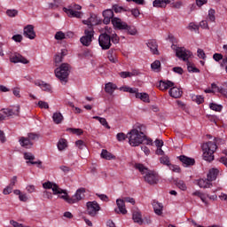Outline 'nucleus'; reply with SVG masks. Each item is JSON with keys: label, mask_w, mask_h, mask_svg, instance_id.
I'll return each instance as SVG.
<instances>
[{"label": "nucleus", "mask_w": 227, "mask_h": 227, "mask_svg": "<svg viewBox=\"0 0 227 227\" xmlns=\"http://www.w3.org/2000/svg\"><path fill=\"white\" fill-rule=\"evenodd\" d=\"M6 15L11 18L17 17L19 15V11L15 9H9L6 11Z\"/></svg>", "instance_id": "42"}, {"label": "nucleus", "mask_w": 227, "mask_h": 227, "mask_svg": "<svg viewBox=\"0 0 227 227\" xmlns=\"http://www.w3.org/2000/svg\"><path fill=\"white\" fill-rule=\"evenodd\" d=\"M129 137V135H125V133L121 132L116 135V138L118 141H125Z\"/></svg>", "instance_id": "47"}, {"label": "nucleus", "mask_w": 227, "mask_h": 227, "mask_svg": "<svg viewBox=\"0 0 227 227\" xmlns=\"http://www.w3.org/2000/svg\"><path fill=\"white\" fill-rule=\"evenodd\" d=\"M35 86H40V88H41V90H43V91L51 92L52 90V87L51 86V84L46 83L42 81L35 82Z\"/></svg>", "instance_id": "25"}, {"label": "nucleus", "mask_w": 227, "mask_h": 227, "mask_svg": "<svg viewBox=\"0 0 227 227\" xmlns=\"http://www.w3.org/2000/svg\"><path fill=\"white\" fill-rule=\"evenodd\" d=\"M24 160H27V164H32V165H36L37 168H42V160L38 161H34L35 160V156L31 153H24Z\"/></svg>", "instance_id": "15"}, {"label": "nucleus", "mask_w": 227, "mask_h": 227, "mask_svg": "<svg viewBox=\"0 0 227 227\" xmlns=\"http://www.w3.org/2000/svg\"><path fill=\"white\" fill-rule=\"evenodd\" d=\"M198 185L201 189H208V188L212 187V184H210V180H208V178H207V179H200L198 181Z\"/></svg>", "instance_id": "29"}, {"label": "nucleus", "mask_w": 227, "mask_h": 227, "mask_svg": "<svg viewBox=\"0 0 227 227\" xmlns=\"http://www.w3.org/2000/svg\"><path fill=\"white\" fill-rule=\"evenodd\" d=\"M55 40H65V33L59 31L55 34Z\"/></svg>", "instance_id": "48"}, {"label": "nucleus", "mask_w": 227, "mask_h": 227, "mask_svg": "<svg viewBox=\"0 0 227 227\" xmlns=\"http://www.w3.org/2000/svg\"><path fill=\"white\" fill-rule=\"evenodd\" d=\"M209 108L212 111H215L216 113H221L223 111V106L217 105L215 103H210Z\"/></svg>", "instance_id": "38"}, {"label": "nucleus", "mask_w": 227, "mask_h": 227, "mask_svg": "<svg viewBox=\"0 0 227 227\" xmlns=\"http://www.w3.org/2000/svg\"><path fill=\"white\" fill-rule=\"evenodd\" d=\"M143 127H145L143 124H137L128 133L130 146H139V145L145 143L146 135L143 132Z\"/></svg>", "instance_id": "2"}, {"label": "nucleus", "mask_w": 227, "mask_h": 227, "mask_svg": "<svg viewBox=\"0 0 227 227\" xmlns=\"http://www.w3.org/2000/svg\"><path fill=\"white\" fill-rule=\"evenodd\" d=\"M61 61H63V55L58 53L55 56V63L56 65H59V63H61Z\"/></svg>", "instance_id": "57"}, {"label": "nucleus", "mask_w": 227, "mask_h": 227, "mask_svg": "<svg viewBox=\"0 0 227 227\" xmlns=\"http://www.w3.org/2000/svg\"><path fill=\"white\" fill-rule=\"evenodd\" d=\"M52 120L56 125H59V123L63 121V114H61L59 112L54 113L52 115Z\"/></svg>", "instance_id": "31"}, {"label": "nucleus", "mask_w": 227, "mask_h": 227, "mask_svg": "<svg viewBox=\"0 0 227 227\" xmlns=\"http://www.w3.org/2000/svg\"><path fill=\"white\" fill-rule=\"evenodd\" d=\"M179 160L182 161L184 168H187L188 166H194L196 160L192 158H189L187 156L181 155L179 157Z\"/></svg>", "instance_id": "21"}, {"label": "nucleus", "mask_w": 227, "mask_h": 227, "mask_svg": "<svg viewBox=\"0 0 227 227\" xmlns=\"http://www.w3.org/2000/svg\"><path fill=\"white\" fill-rule=\"evenodd\" d=\"M10 224H12V226H13V227H30V226H26L22 223H20L16 222L15 220H11Z\"/></svg>", "instance_id": "51"}, {"label": "nucleus", "mask_w": 227, "mask_h": 227, "mask_svg": "<svg viewBox=\"0 0 227 227\" xmlns=\"http://www.w3.org/2000/svg\"><path fill=\"white\" fill-rule=\"evenodd\" d=\"M22 35H14L12 39L14 41V42H17L19 43H20V42H22Z\"/></svg>", "instance_id": "56"}, {"label": "nucleus", "mask_w": 227, "mask_h": 227, "mask_svg": "<svg viewBox=\"0 0 227 227\" xmlns=\"http://www.w3.org/2000/svg\"><path fill=\"white\" fill-rule=\"evenodd\" d=\"M101 157H102V159H106V160H111L112 159H114V155H113V153H109L106 149L102 150Z\"/></svg>", "instance_id": "32"}, {"label": "nucleus", "mask_w": 227, "mask_h": 227, "mask_svg": "<svg viewBox=\"0 0 227 227\" xmlns=\"http://www.w3.org/2000/svg\"><path fill=\"white\" fill-rule=\"evenodd\" d=\"M57 146L59 152H63V150H66V148L68 146L67 139L60 138L57 144Z\"/></svg>", "instance_id": "30"}, {"label": "nucleus", "mask_w": 227, "mask_h": 227, "mask_svg": "<svg viewBox=\"0 0 227 227\" xmlns=\"http://www.w3.org/2000/svg\"><path fill=\"white\" fill-rule=\"evenodd\" d=\"M192 100L193 102H196V104L200 105V104H203L205 102V98H203V96H201V95H192Z\"/></svg>", "instance_id": "35"}, {"label": "nucleus", "mask_w": 227, "mask_h": 227, "mask_svg": "<svg viewBox=\"0 0 227 227\" xmlns=\"http://www.w3.org/2000/svg\"><path fill=\"white\" fill-rule=\"evenodd\" d=\"M198 58L200 59H205L207 58V55L205 54V51L202 49H198L197 51Z\"/></svg>", "instance_id": "50"}, {"label": "nucleus", "mask_w": 227, "mask_h": 227, "mask_svg": "<svg viewBox=\"0 0 227 227\" xmlns=\"http://www.w3.org/2000/svg\"><path fill=\"white\" fill-rule=\"evenodd\" d=\"M98 43L101 47L102 51H109L111 49V35H107V33H103L98 36Z\"/></svg>", "instance_id": "9"}, {"label": "nucleus", "mask_w": 227, "mask_h": 227, "mask_svg": "<svg viewBox=\"0 0 227 227\" xmlns=\"http://www.w3.org/2000/svg\"><path fill=\"white\" fill-rule=\"evenodd\" d=\"M182 90L180 88L172 86L168 91V94L172 97V98H180L182 97Z\"/></svg>", "instance_id": "20"}, {"label": "nucleus", "mask_w": 227, "mask_h": 227, "mask_svg": "<svg viewBox=\"0 0 227 227\" xmlns=\"http://www.w3.org/2000/svg\"><path fill=\"white\" fill-rule=\"evenodd\" d=\"M99 210L100 205H98L97 201L87 202V214L90 215V217H95Z\"/></svg>", "instance_id": "10"}, {"label": "nucleus", "mask_w": 227, "mask_h": 227, "mask_svg": "<svg viewBox=\"0 0 227 227\" xmlns=\"http://www.w3.org/2000/svg\"><path fill=\"white\" fill-rule=\"evenodd\" d=\"M153 6L154 8H166L168 5L164 0H154L153 2Z\"/></svg>", "instance_id": "33"}, {"label": "nucleus", "mask_w": 227, "mask_h": 227, "mask_svg": "<svg viewBox=\"0 0 227 227\" xmlns=\"http://www.w3.org/2000/svg\"><path fill=\"white\" fill-rule=\"evenodd\" d=\"M70 74V66L67 63L55 69V75L61 82L67 83Z\"/></svg>", "instance_id": "7"}, {"label": "nucleus", "mask_w": 227, "mask_h": 227, "mask_svg": "<svg viewBox=\"0 0 227 227\" xmlns=\"http://www.w3.org/2000/svg\"><path fill=\"white\" fill-rule=\"evenodd\" d=\"M1 112L5 114V116H13V115H19V113L20 112V106H12L11 108H4L1 110Z\"/></svg>", "instance_id": "17"}, {"label": "nucleus", "mask_w": 227, "mask_h": 227, "mask_svg": "<svg viewBox=\"0 0 227 227\" xmlns=\"http://www.w3.org/2000/svg\"><path fill=\"white\" fill-rule=\"evenodd\" d=\"M136 98H140L143 102H150V96L147 93H137Z\"/></svg>", "instance_id": "34"}, {"label": "nucleus", "mask_w": 227, "mask_h": 227, "mask_svg": "<svg viewBox=\"0 0 227 227\" xmlns=\"http://www.w3.org/2000/svg\"><path fill=\"white\" fill-rule=\"evenodd\" d=\"M168 168L171 169V171H174V173H180V167L177 165L170 164Z\"/></svg>", "instance_id": "55"}, {"label": "nucleus", "mask_w": 227, "mask_h": 227, "mask_svg": "<svg viewBox=\"0 0 227 227\" xmlns=\"http://www.w3.org/2000/svg\"><path fill=\"white\" fill-rule=\"evenodd\" d=\"M207 19L209 22H215V10L210 9L208 11Z\"/></svg>", "instance_id": "40"}, {"label": "nucleus", "mask_w": 227, "mask_h": 227, "mask_svg": "<svg viewBox=\"0 0 227 227\" xmlns=\"http://www.w3.org/2000/svg\"><path fill=\"white\" fill-rule=\"evenodd\" d=\"M116 205L118 208H115L114 212L116 214H122L123 215H125V214H127V208L125 207V200L121 199H117Z\"/></svg>", "instance_id": "16"}, {"label": "nucleus", "mask_w": 227, "mask_h": 227, "mask_svg": "<svg viewBox=\"0 0 227 227\" xmlns=\"http://www.w3.org/2000/svg\"><path fill=\"white\" fill-rule=\"evenodd\" d=\"M153 207L156 215H162V208H164L162 204L159 203L158 201H153Z\"/></svg>", "instance_id": "28"}, {"label": "nucleus", "mask_w": 227, "mask_h": 227, "mask_svg": "<svg viewBox=\"0 0 227 227\" xmlns=\"http://www.w3.org/2000/svg\"><path fill=\"white\" fill-rule=\"evenodd\" d=\"M12 191H13L12 186L8 185L6 188L4 189L3 194H5V195L12 194Z\"/></svg>", "instance_id": "58"}, {"label": "nucleus", "mask_w": 227, "mask_h": 227, "mask_svg": "<svg viewBox=\"0 0 227 227\" xmlns=\"http://www.w3.org/2000/svg\"><path fill=\"white\" fill-rule=\"evenodd\" d=\"M173 72H175L176 74H179V75H182V74H184V69L180 67H173Z\"/></svg>", "instance_id": "61"}, {"label": "nucleus", "mask_w": 227, "mask_h": 227, "mask_svg": "<svg viewBox=\"0 0 227 227\" xmlns=\"http://www.w3.org/2000/svg\"><path fill=\"white\" fill-rule=\"evenodd\" d=\"M83 24L88 26L89 29H93V26H97L100 23V20L97 17L96 14H90V17L82 21Z\"/></svg>", "instance_id": "13"}, {"label": "nucleus", "mask_w": 227, "mask_h": 227, "mask_svg": "<svg viewBox=\"0 0 227 227\" xmlns=\"http://www.w3.org/2000/svg\"><path fill=\"white\" fill-rule=\"evenodd\" d=\"M43 189H51L54 196H58V194H64L59 196V198L67 201V203H69V205H74V203H79L81 200H84V192H86L85 188H80L76 191L74 195L70 197L67 192V190L61 189L59 185L51 181L43 183Z\"/></svg>", "instance_id": "1"}, {"label": "nucleus", "mask_w": 227, "mask_h": 227, "mask_svg": "<svg viewBox=\"0 0 227 227\" xmlns=\"http://www.w3.org/2000/svg\"><path fill=\"white\" fill-rule=\"evenodd\" d=\"M120 75H121V77L122 79H127V77H131V76H130V72H125V71L121 72V73H120Z\"/></svg>", "instance_id": "63"}, {"label": "nucleus", "mask_w": 227, "mask_h": 227, "mask_svg": "<svg viewBox=\"0 0 227 227\" xmlns=\"http://www.w3.org/2000/svg\"><path fill=\"white\" fill-rule=\"evenodd\" d=\"M95 30H93V28H86L84 30V35L80 38V42L84 47H90L91 45V42H93Z\"/></svg>", "instance_id": "8"}, {"label": "nucleus", "mask_w": 227, "mask_h": 227, "mask_svg": "<svg viewBox=\"0 0 227 227\" xmlns=\"http://www.w3.org/2000/svg\"><path fill=\"white\" fill-rule=\"evenodd\" d=\"M10 61L11 63H22L23 65H27V63H29L27 59L17 52L10 56Z\"/></svg>", "instance_id": "12"}, {"label": "nucleus", "mask_w": 227, "mask_h": 227, "mask_svg": "<svg viewBox=\"0 0 227 227\" xmlns=\"http://www.w3.org/2000/svg\"><path fill=\"white\" fill-rule=\"evenodd\" d=\"M75 145L80 150H83L84 148H86V144H84V141L82 140H77L75 142Z\"/></svg>", "instance_id": "49"}, {"label": "nucleus", "mask_w": 227, "mask_h": 227, "mask_svg": "<svg viewBox=\"0 0 227 227\" xmlns=\"http://www.w3.org/2000/svg\"><path fill=\"white\" fill-rule=\"evenodd\" d=\"M15 184H17V176H12L9 185L13 188V187H15Z\"/></svg>", "instance_id": "64"}, {"label": "nucleus", "mask_w": 227, "mask_h": 227, "mask_svg": "<svg viewBox=\"0 0 227 227\" xmlns=\"http://www.w3.org/2000/svg\"><path fill=\"white\" fill-rule=\"evenodd\" d=\"M23 35L25 38L29 40H35L36 38V32H35V26L27 25L23 29Z\"/></svg>", "instance_id": "11"}, {"label": "nucleus", "mask_w": 227, "mask_h": 227, "mask_svg": "<svg viewBox=\"0 0 227 227\" xmlns=\"http://www.w3.org/2000/svg\"><path fill=\"white\" fill-rule=\"evenodd\" d=\"M132 219L137 224H139L140 226L143 224V215L140 211H133Z\"/></svg>", "instance_id": "24"}, {"label": "nucleus", "mask_w": 227, "mask_h": 227, "mask_svg": "<svg viewBox=\"0 0 227 227\" xmlns=\"http://www.w3.org/2000/svg\"><path fill=\"white\" fill-rule=\"evenodd\" d=\"M176 185L181 191H187V185L185 184V183L183 180L176 181Z\"/></svg>", "instance_id": "39"}, {"label": "nucleus", "mask_w": 227, "mask_h": 227, "mask_svg": "<svg viewBox=\"0 0 227 227\" xmlns=\"http://www.w3.org/2000/svg\"><path fill=\"white\" fill-rule=\"evenodd\" d=\"M20 144L23 148H30L33 146V142L28 137H20Z\"/></svg>", "instance_id": "26"}, {"label": "nucleus", "mask_w": 227, "mask_h": 227, "mask_svg": "<svg viewBox=\"0 0 227 227\" xmlns=\"http://www.w3.org/2000/svg\"><path fill=\"white\" fill-rule=\"evenodd\" d=\"M147 47L150 48V51L153 54L159 56V45L157 44V41L150 40L147 43Z\"/></svg>", "instance_id": "19"}, {"label": "nucleus", "mask_w": 227, "mask_h": 227, "mask_svg": "<svg viewBox=\"0 0 227 227\" xmlns=\"http://www.w3.org/2000/svg\"><path fill=\"white\" fill-rule=\"evenodd\" d=\"M116 90H118V86H116V84H114L111 82L105 84V91L108 95H113V93H114V91H116Z\"/></svg>", "instance_id": "23"}, {"label": "nucleus", "mask_w": 227, "mask_h": 227, "mask_svg": "<svg viewBox=\"0 0 227 227\" xmlns=\"http://www.w3.org/2000/svg\"><path fill=\"white\" fill-rule=\"evenodd\" d=\"M103 17L104 24H109L110 22H113V19H116V17H114V12H113L111 9L104 11Z\"/></svg>", "instance_id": "18"}, {"label": "nucleus", "mask_w": 227, "mask_h": 227, "mask_svg": "<svg viewBox=\"0 0 227 227\" xmlns=\"http://www.w3.org/2000/svg\"><path fill=\"white\" fill-rule=\"evenodd\" d=\"M124 31H127L128 35H131L132 36L137 35V29H136V27L129 26L128 24Z\"/></svg>", "instance_id": "36"}, {"label": "nucleus", "mask_w": 227, "mask_h": 227, "mask_svg": "<svg viewBox=\"0 0 227 227\" xmlns=\"http://www.w3.org/2000/svg\"><path fill=\"white\" fill-rule=\"evenodd\" d=\"M172 49L176 51V56L183 61H187V70L192 74H200V69L194 67V64L189 61V58L192 56V53L187 51L184 47H176V45L172 46Z\"/></svg>", "instance_id": "3"}, {"label": "nucleus", "mask_w": 227, "mask_h": 227, "mask_svg": "<svg viewBox=\"0 0 227 227\" xmlns=\"http://www.w3.org/2000/svg\"><path fill=\"white\" fill-rule=\"evenodd\" d=\"M224 87H220L218 88V93H221V95H223V97H224L225 98H227V82L224 84Z\"/></svg>", "instance_id": "46"}, {"label": "nucleus", "mask_w": 227, "mask_h": 227, "mask_svg": "<svg viewBox=\"0 0 227 227\" xmlns=\"http://www.w3.org/2000/svg\"><path fill=\"white\" fill-rule=\"evenodd\" d=\"M213 59H215V61H221V59H223V54H221V53H215L213 55Z\"/></svg>", "instance_id": "62"}, {"label": "nucleus", "mask_w": 227, "mask_h": 227, "mask_svg": "<svg viewBox=\"0 0 227 227\" xmlns=\"http://www.w3.org/2000/svg\"><path fill=\"white\" fill-rule=\"evenodd\" d=\"M223 153L225 156H222L219 161L222 162V164L225 165V167L227 168V149L223 150Z\"/></svg>", "instance_id": "45"}, {"label": "nucleus", "mask_w": 227, "mask_h": 227, "mask_svg": "<svg viewBox=\"0 0 227 227\" xmlns=\"http://www.w3.org/2000/svg\"><path fill=\"white\" fill-rule=\"evenodd\" d=\"M112 24L115 29H119V31H125L127 27V22L122 21L120 18L112 19Z\"/></svg>", "instance_id": "14"}, {"label": "nucleus", "mask_w": 227, "mask_h": 227, "mask_svg": "<svg viewBox=\"0 0 227 227\" xmlns=\"http://www.w3.org/2000/svg\"><path fill=\"white\" fill-rule=\"evenodd\" d=\"M70 131L77 136H82V134H83V131L81 129H70Z\"/></svg>", "instance_id": "59"}, {"label": "nucleus", "mask_w": 227, "mask_h": 227, "mask_svg": "<svg viewBox=\"0 0 227 227\" xmlns=\"http://www.w3.org/2000/svg\"><path fill=\"white\" fill-rule=\"evenodd\" d=\"M110 42H113L114 44L120 43V37L116 33L111 34Z\"/></svg>", "instance_id": "44"}, {"label": "nucleus", "mask_w": 227, "mask_h": 227, "mask_svg": "<svg viewBox=\"0 0 227 227\" xmlns=\"http://www.w3.org/2000/svg\"><path fill=\"white\" fill-rule=\"evenodd\" d=\"M160 164H164V166H168V168H169V166H171V163L169 161V157H168V156L161 157L160 159Z\"/></svg>", "instance_id": "43"}, {"label": "nucleus", "mask_w": 227, "mask_h": 227, "mask_svg": "<svg viewBox=\"0 0 227 227\" xmlns=\"http://www.w3.org/2000/svg\"><path fill=\"white\" fill-rule=\"evenodd\" d=\"M123 201H126V203H131V205H136V200H134V198L125 197Z\"/></svg>", "instance_id": "60"}, {"label": "nucleus", "mask_w": 227, "mask_h": 227, "mask_svg": "<svg viewBox=\"0 0 227 227\" xmlns=\"http://www.w3.org/2000/svg\"><path fill=\"white\" fill-rule=\"evenodd\" d=\"M39 137H40V136H38V134H35V133H29L28 134V139L30 141H36V140H38Z\"/></svg>", "instance_id": "52"}, {"label": "nucleus", "mask_w": 227, "mask_h": 227, "mask_svg": "<svg viewBox=\"0 0 227 227\" xmlns=\"http://www.w3.org/2000/svg\"><path fill=\"white\" fill-rule=\"evenodd\" d=\"M218 175H219V169L211 168L207 174V180H209V182H214V180L217 178Z\"/></svg>", "instance_id": "27"}, {"label": "nucleus", "mask_w": 227, "mask_h": 227, "mask_svg": "<svg viewBox=\"0 0 227 227\" xmlns=\"http://www.w3.org/2000/svg\"><path fill=\"white\" fill-rule=\"evenodd\" d=\"M151 68L153 72H160V60H155L151 64Z\"/></svg>", "instance_id": "37"}, {"label": "nucleus", "mask_w": 227, "mask_h": 227, "mask_svg": "<svg viewBox=\"0 0 227 227\" xmlns=\"http://www.w3.org/2000/svg\"><path fill=\"white\" fill-rule=\"evenodd\" d=\"M135 168L138 169L142 175H145V182L149 184V185L159 184V175L155 171L146 168V167L141 163H137Z\"/></svg>", "instance_id": "4"}, {"label": "nucleus", "mask_w": 227, "mask_h": 227, "mask_svg": "<svg viewBox=\"0 0 227 227\" xmlns=\"http://www.w3.org/2000/svg\"><path fill=\"white\" fill-rule=\"evenodd\" d=\"M82 6L77 4H71L68 7H64L63 12L71 19H82Z\"/></svg>", "instance_id": "6"}, {"label": "nucleus", "mask_w": 227, "mask_h": 227, "mask_svg": "<svg viewBox=\"0 0 227 227\" xmlns=\"http://www.w3.org/2000/svg\"><path fill=\"white\" fill-rule=\"evenodd\" d=\"M114 52V51H113V50L108 51L107 58H108L109 61H111V63H118V59L116 58H114V55H113Z\"/></svg>", "instance_id": "41"}, {"label": "nucleus", "mask_w": 227, "mask_h": 227, "mask_svg": "<svg viewBox=\"0 0 227 227\" xmlns=\"http://www.w3.org/2000/svg\"><path fill=\"white\" fill-rule=\"evenodd\" d=\"M221 141L222 140L220 138H215L214 142L209 141L202 145V157L204 160H207V162H212V160H214V153H215V150H217V145H219Z\"/></svg>", "instance_id": "5"}, {"label": "nucleus", "mask_w": 227, "mask_h": 227, "mask_svg": "<svg viewBox=\"0 0 227 227\" xmlns=\"http://www.w3.org/2000/svg\"><path fill=\"white\" fill-rule=\"evenodd\" d=\"M99 123H101L103 127H106V129H111V126H109V123H107V120H106V118L101 117Z\"/></svg>", "instance_id": "53"}, {"label": "nucleus", "mask_w": 227, "mask_h": 227, "mask_svg": "<svg viewBox=\"0 0 227 227\" xmlns=\"http://www.w3.org/2000/svg\"><path fill=\"white\" fill-rule=\"evenodd\" d=\"M38 106L41 109H49V103L44 101H39Z\"/></svg>", "instance_id": "54"}, {"label": "nucleus", "mask_w": 227, "mask_h": 227, "mask_svg": "<svg viewBox=\"0 0 227 227\" xmlns=\"http://www.w3.org/2000/svg\"><path fill=\"white\" fill-rule=\"evenodd\" d=\"M173 86H175V83L171 81H160L159 88L161 91H166V90H169Z\"/></svg>", "instance_id": "22"}]
</instances>
